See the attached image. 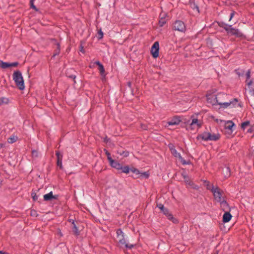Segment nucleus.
Wrapping results in <instances>:
<instances>
[{"mask_svg":"<svg viewBox=\"0 0 254 254\" xmlns=\"http://www.w3.org/2000/svg\"><path fill=\"white\" fill-rule=\"evenodd\" d=\"M226 95L223 93H218L217 95L209 94L207 95V100L209 103L212 105H219L221 107L226 108L228 107L231 106V107H235L237 104L238 106L242 107L241 103H238V100L237 98H234L232 101L228 102H222L219 101V98L221 97H225Z\"/></svg>","mask_w":254,"mask_h":254,"instance_id":"f257e3e1","label":"nucleus"},{"mask_svg":"<svg viewBox=\"0 0 254 254\" xmlns=\"http://www.w3.org/2000/svg\"><path fill=\"white\" fill-rule=\"evenodd\" d=\"M13 80L14 81L15 85L19 90H22L24 89V79L21 72L19 70H16L14 72L13 74Z\"/></svg>","mask_w":254,"mask_h":254,"instance_id":"f03ea898","label":"nucleus"},{"mask_svg":"<svg viewBox=\"0 0 254 254\" xmlns=\"http://www.w3.org/2000/svg\"><path fill=\"white\" fill-rule=\"evenodd\" d=\"M117 234L118 246L126 254L127 253V243L125 239L124 233L121 229H119L117 230Z\"/></svg>","mask_w":254,"mask_h":254,"instance_id":"7ed1b4c3","label":"nucleus"},{"mask_svg":"<svg viewBox=\"0 0 254 254\" xmlns=\"http://www.w3.org/2000/svg\"><path fill=\"white\" fill-rule=\"evenodd\" d=\"M130 173H131L130 176L134 179H137L140 177L147 179L149 176V174L147 172L141 173L136 168L133 167L130 168L128 166V174Z\"/></svg>","mask_w":254,"mask_h":254,"instance_id":"20e7f679","label":"nucleus"},{"mask_svg":"<svg viewBox=\"0 0 254 254\" xmlns=\"http://www.w3.org/2000/svg\"><path fill=\"white\" fill-rule=\"evenodd\" d=\"M168 147L171 152V153L176 158H178L183 165L190 164V161H186L182 157L181 154L178 153L177 151L175 149V146L172 143H169L168 144Z\"/></svg>","mask_w":254,"mask_h":254,"instance_id":"39448f33","label":"nucleus"},{"mask_svg":"<svg viewBox=\"0 0 254 254\" xmlns=\"http://www.w3.org/2000/svg\"><path fill=\"white\" fill-rule=\"evenodd\" d=\"M210 190L213 194L215 199L218 202L221 201L223 199H224L223 197L224 192L218 187L213 186Z\"/></svg>","mask_w":254,"mask_h":254,"instance_id":"423d86ee","label":"nucleus"},{"mask_svg":"<svg viewBox=\"0 0 254 254\" xmlns=\"http://www.w3.org/2000/svg\"><path fill=\"white\" fill-rule=\"evenodd\" d=\"M157 206L161 210L163 214L166 216L169 220L172 221L174 223L177 222V220L173 217L172 213H170L167 208L164 207L163 204L159 203L157 205Z\"/></svg>","mask_w":254,"mask_h":254,"instance_id":"0eeeda50","label":"nucleus"},{"mask_svg":"<svg viewBox=\"0 0 254 254\" xmlns=\"http://www.w3.org/2000/svg\"><path fill=\"white\" fill-rule=\"evenodd\" d=\"M203 3V0H190L189 1V4L191 8L198 13L200 12L199 7L202 6Z\"/></svg>","mask_w":254,"mask_h":254,"instance_id":"6e6552de","label":"nucleus"},{"mask_svg":"<svg viewBox=\"0 0 254 254\" xmlns=\"http://www.w3.org/2000/svg\"><path fill=\"white\" fill-rule=\"evenodd\" d=\"M172 29L182 32H185L186 29L185 23L181 20H176L173 25Z\"/></svg>","mask_w":254,"mask_h":254,"instance_id":"1a4fd4ad","label":"nucleus"},{"mask_svg":"<svg viewBox=\"0 0 254 254\" xmlns=\"http://www.w3.org/2000/svg\"><path fill=\"white\" fill-rule=\"evenodd\" d=\"M226 32L228 35L235 36L237 37H242L243 36V33L238 29L234 28L232 27H229L226 29Z\"/></svg>","mask_w":254,"mask_h":254,"instance_id":"9d476101","label":"nucleus"},{"mask_svg":"<svg viewBox=\"0 0 254 254\" xmlns=\"http://www.w3.org/2000/svg\"><path fill=\"white\" fill-rule=\"evenodd\" d=\"M111 167L120 171L121 173H127V166H123L117 161L114 160L113 163L110 164Z\"/></svg>","mask_w":254,"mask_h":254,"instance_id":"9b49d317","label":"nucleus"},{"mask_svg":"<svg viewBox=\"0 0 254 254\" xmlns=\"http://www.w3.org/2000/svg\"><path fill=\"white\" fill-rule=\"evenodd\" d=\"M159 42L156 41L152 46L150 52L153 58H157L159 56Z\"/></svg>","mask_w":254,"mask_h":254,"instance_id":"f8f14e48","label":"nucleus"},{"mask_svg":"<svg viewBox=\"0 0 254 254\" xmlns=\"http://www.w3.org/2000/svg\"><path fill=\"white\" fill-rule=\"evenodd\" d=\"M51 40L53 42V44L56 46V48L54 50L53 55L51 59L55 58L56 56L59 55L61 51V45L60 42L56 39H51Z\"/></svg>","mask_w":254,"mask_h":254,"instance_id":"ddd939ff","label":"nucleus"},{"mask_svg":"<svg viewBox=\"0 0 254 254\" xmlns=\"http://www.w3.org/2000/svg\"><path fill=\"white\" fill-rule=\"evenodd\" d=\"M56 155L57 158V165L59 167L60 169L62 170L63 169L62 165V160L63 156L59 151H56Z\"/></svg>","mask_w":254,"mask_h":254,"instance_id":"4468645a","label":"nucleus"},{"mask_svg":"<svg viewBox=\"0 0 254 254\" xmlns=\"http://www.w3.org/2000/svg\"><path fill=\"white\" fill-rule=\"evenodd\" d=\"M58 196V195H53V192L50 191L49 193L44 195L43 197L45 201H50L52 199H57Z\"/></svg>","mask_w":254,"mask_h":254,"instance_id":"2eb2a0df","label":"nucleus"},{"mask_svg":"<svg viewBox=\"0 0 254 254\" xmlns=\"http://www.w3.org/2000/svg\"><path fill=\"white\" fill-rule=\"evenodd\" d=\"M71 229L74 236L77 237L80 235V231L78 230L74 220H72V221Z\"/></svg>","mask_w":254,"mask_h":254,"instance_id":"dca6fc26","label":"nucleus"},{"mask_svg":"<svg viewBox=\"0 0 254 254\" xmlns=\"http://www.w3.org/2000/svg\"><path fill=\"white\" fill-rule=\"evenodd\" d=\"M196 138L198 140L202 139L205 141L210 140V132H204L202 134L198 135Z\"/></svg>","mask_w":254,"mask_h":254,"instance_id":"f3484780","label":"nucleus"},{"mask_svg":"<svg viewBox=\"0 0 254 254\" xmlns=\"http://www.w3.org/2000/svg\"><path fill=\"white\" fill-rule=\"evenodd\" d=\"M181 117L178 116L174 117L172 120L168 122L169 125H179L181 122Z\"/></svg>","mask_w":254,"mask_h":254,"instance_id":"a211bd4d","label":"nucleus"},{"mask_svg":"<svg viewBox=\"0 0 254 254\" xmlns=\"http://www.w3.org/2000/svg\"><path fill=\"white\" fill-rule=\"evenodd\" d=\"M232 217V215L229 211H226L223 216V221L224 223L229 222Z\"/></svg>","mask_w":254,"mask_h":254,"instance_id":"6ab92c4d","label":"nucleus"},{"mask_svg":"<svg viewBox=\"0 0 254 254\" xmlns=\"http://www.w3.org/2000/svg\"><path fill=\"white\" fill-rule=\"evenodd\" d=\"M72 72H75V71L73 69L70 68V69H69L68 71H66V75L67 77L72 79L73 80L74 83H76V81H75L76 75L74 74H72L71 73Z\"/></svg>","mask_w":254,"mask_h":254,"instance_id":"aec40b11","label":"nucleus"},{"mask_svg":"<svg viewBox=\"0 0 254 254\" xmlns=\"http://www.w3.org/2000/svg\"><path fill=\"white\" fill-rule=\"evenodd\" d=\"M246 82H247V85L250 88V86L253 83V80H250V81H248V80L251 77V70L250 69L248 70V71L246 72Z\"/></svg>","mask_w":254,"mask_h":254,"instance_id":"412c9836","label":"nucleus"},{"mask_svg":"<svg viewBox=\"0 0 254 254\" xmlns=\"http://www.w3.org/2000/svg\"><path fill=\"white\" fill-rule=\"evenodd\" d=\"M221 204L222 210L223 211H228L229 209V204L225 199H223L221 201L219 202Z\"/></svg>","mask_w":254,"mask_h":254,"instance_id":"4be33fe9","label":"nucleus"},{"mask_svg":"<svg viewBox=\"0 0 254 254\" xmlns=\"http://www.w3.org/2000/svg\"><path fill=\"white\" fill-rule=\"evenodd\" d=\"M234 126H235V124L231 121H228L225 124V128L232 130V128Z\"/></svg>","mask_w":254,"mask_h":254,"instance_id":"5701e85b","label":"nucleus"},{"mask_svg":"<svg viewBox=\"0 0 254 254\" xmlns=\"http://www.w3.org/2000/svg\"><path fill=\"white\" fill-rule=\"evenodd\" d=\"M217 23L219 27L223 28L226 31V29H228L229 27H232V25H228L222 21L218 22Z\"/></svg>","mask_w":254,"mask_h":254,"instance_id":"b1692460","label":"nucleus"},{"mask_svg":"<svg viewBox=\"0 0 254 254\" xmlns=\"http://www.w3.org/2000/svg\"><path fill=\"white\" fill-rule=\"evenodd\" d=\"M220 137L219 134H212L210 133V140L216 141L218 140Z\"/></svg>","mask_w":254,"mask_h":254,"instance_id":"393cba45","label":"nucleus"},{"mask_svg":"<svg viewBox=\"0 0 254 254\" xmlns=\"http://www.w3.org/2000/svg\"><path fill=\"white\" fill-rule=\"evenodd\" d=\"M0 67L5 69L9 67V63L4 62L0 60Z\"/></svg>","mask_w":254,"mask_h":254,"instance_id":"a878e982","label":"nucleus"},{"mask_svg":"<svg viewBox=\"0 0 254 254\" xmlns=\"http://www.w3.org/2000/svg\"><path fill=\"white\" fill-rule=\"evenodd\" d=\"M195 125L197 126V127H200L201 126V124L198 123V121L197 119H193L190 125L191 127H192V126Z\"/></svg>","mask_w":254,"mask_h":254,"instance_id":"bb28decb","label":"nucleus"},{"mask_svg":"<svg viewBox=\"0 0 254 254\" xmlns=\"http://www.w3.org/2000/svg\"><path fill=\"white\" fill-rule=\"evenodd\" d=\"M235 73L239 76V77L243 76L245 74V70L243 69H237L235 70Z\"/></svg>","mask_w":254,"mask_h":254,"instance_id":"cd10ccee","label":"nucleus"},{"mask_svg":"<svg viewBox=\"0 0 254 254\" xmlns=\"http://www.w3.org/2000/svg\"><path fill=\"white\" fill-rule=\"evenodd\" d=\"M166 23V20L165 17H161L158 22V24L160 27H162Z\"/></svg>","mask_w":254,"mask_h":254,"instance_id":"c85d7f7f","label":"nucleus"},{"mask_svg":"<svg viewBox=\"0 0 254 254\" xmlns=\"http://www.w3.org/2000/svg\"><path fill=\"white\" fill-rule=\"evenodd\" d=\"M99 70L100 71L101 75L102 76H105V70L102 64L101 65H100V66H99Z\"/></svg>","mask_w":254,"mask_h":254,"instance_id":"c756f323","label":"nucleus"},{"mask_svg":"<svg viewBox=\"0 0 254 254\" xmlns=\"http://www.w3.org/2000/svg\"><path fill=\"white\" fill-rule=\"evenodd\" d=\"M17 139V137L11 136L7 139V142L9 143H13L15 142Z\"/></svg>","mask_w":254,"mask_h":254,"instance_id":"7c9ffc66","label":"nucleus"},{"mask_svg":"<svg viewBox=\"0 0 254 254\" xmlns=\"http://www.w3.org/2000/svg\"><path fill=\"white\" fill-rule=\"evenodd\" d=\"M8 103V99L5 97L0 98V106L3 104H7Z\"/></svg>","mask_w":254,"mask_h":254,"instance_id":"2f4dec72","label":"nucleus"},{"mask_svg":"<svg viewBox=\"0 0 254 254\" xmlns=\"http://www.w3.org/2000/svg\"><path fill=\"white\" fill-rule=\"evenodd\" d=\"M31 196L32 199L34 201H36L38 200V195H36V193L34 191H33V190L32 191Z\"/></svg>","mask_w":254,"mask_h":254,"instance_id":"473e14b6","label":"nucleus"},{"mask_svg":"<svg viewBox=\"0 0 254 254\" xmlns=\"http://www.w3.org/2000/svg\"><path fill=\"white\" fill-rule=\"evenodd\" d=\"M250 124V122L249 121H246V122H243L242 125H241V127L243 129H245V128L246 127L249 126Z\"/></svg>","mask_w":254,"mask_h":254,"instance_id":"72a5a7b5","label":"nucleus"},{"mask_svg":"<svg viewBox=\"0 0 254 254\" xmlns=\"http://www.w3.org/2000/svg\"><path fill=\"white\" fill-rule=\"evenodd\" d=\"M30 7L33 9L35 10L36 11H38L39 10V9L34 4V2H33L32 0L30 1Z\"/></svg>","mask_w":254,"mask_h":254,"instance_id":"f704fd0d","label":"nucleus"},{"mask_svg":"<svg viewBox=\"0 0 254 254\" xmlns=\"http://www.w3.org/2000/svg\"><path fill=\"white\" fill-rule=\"evenodd\" d=\"M30 215L32 216L36 217H37L38 216V214L37 211L33 209L31 210Z\"/></svg>","mask_w":254,"mask_h":254,"instance_id":"c9c22d12","label":"nucleus"},{"mask_svg":"<svg viewBox=\"0 0 254 254\" xmlns=\"http://www.w3.org/2000/svg\"><path fill=\"white\" fill-rule=\"evenodd\" d=\"M98 38L99 39H101L103 38L104 34H103V32L102 31L101 29H100L98 31Z\"/></svg>","mask_w":254,"mask_h":254,"instance_id":"e433bc0d","label":"nucleus"},{"mask_svg":"<svg viewBox=\"0 0 254 254\" xmlns=\"http://www.w3.org/2000/svg\"><path fill=\"white\" fill-rule=\"evenodd\" d=\"M32 156L33 157H37L38 156V151L33 150L32 151Z\"/></svg>","mask_w":254,"mask_h":254,"instance_id":"4c0bfd02","label":"nucleus"},{"mask_svg":"<svg viewBox=\"0 0 254 254\" xmlns=\"http://www.w3.org/2000/svg\"><path fill=\"white\" fill-rule=\"evenodd\" d=\"M19 64V63L17 62L9 63V67H16Z\"/></svg>","mask_w":254,"mask_h":254,"instance_id":"58836bf2","label":"nucleus"},{"mask_svg":"<svg viewBox=\"0 0 254 254\" xmlns=\"http://www.w3.org/2000/svg\"><path fill=\"white\" fill-rule=\"evenodd\" d=\"M140 127L143 129V130H147V128H148V127H147V125H146V124H140Z\"/></svg>","mask_w":254,"mask_h":254,"instance_id":"ea45409f","label":"nucleus"},{"mask_svg":"<svg viewBox=\"0 0 254 254\" xmlns=\"http://www.w3.org/2000/svg\"><path fill=\"white\" fill-rule=\"evenodd\" d=\"M107 159H108V161H109V163H110V164H111V163H113V162H114V161L115 160H114V159H112V158L111 157H111H109V156H108V157L107 158Z\"/></svg>","mask_w":254,"mask_h":254,"instance_id":"a19ab883","label":"nucleus"},{"mask_svg":"<svg viewBox=\"0 0 254 254\" xmlns=\"http://www.w3.org/2000/svg\"><path fill=\"white\" fill-rule=\"evenodd\" d=\"M110 139L108 138L107 136L104 138V142L107 143L110 141Z\"/></svg>","mask_w":254,"mask_h":254,"instance_id":"79ce46f5","label":"nucleus"},{"mask_svg":"<svg viewBox=\"0 0 254 254\" xmlns=\"http://www.w3.org/2000/svg\"><path fill=\"white\" fill-rule=\"evenodd\" d=\"M183 176V177L184 178V179L185 180V182L188 183V182H189V177L188 176H187V175H182Z\"/></svg>","mask_w":254,"mask_h":254,"instance_id":"37998d69","label":"nucleus"},{"mask_svg":"<svg viewBox=\"0 0 254 254\" xmlns=\"http://www.w3.org/2000/svg\"><path fill=\"white\" fill-rule=\"evenodd\" d=\"M235 11H233L231 13V14H230V19H229V21H231V20L232 19V18L233 17V16H234L235 14Z\"/></svg>","mask_w":254,"mask_h":254,"instance_id":"c03bdc74","label":"nucleus"},{"mask_svg":"<svg viewBox=\"0 0 254 254\" xmlns=\"http://www.w3.org/2000/svg\"><path fill=\"white\" fill-rule=\"evenodd\" d=\"M135 246H136L135 244H134V245H133V244L129 245V244H128V246H127L128 249H131L132 248H133Z\"/></svg>","mask_w":254,"mask_h":254,"instance_id":"a18cd8bd","label":"nucleus"},{"mask_svg":"<svg viewBox=\"0 0 254 254\" xmlns=\"http://www.w3.org/2000/svg\"><path fill=\"white\" fill-rule=\"evenodd\" d=\"M105 151L106 154V155L107 156V158L108 157V156L109 157H111V156L110 153L108 150H107L106 149H105Z\"/></svg>","mask_w":254,"mask_h":254,"instance_id":"49530a36","label":"nucleus"},{"mask_svg":"<svg viewBox=\"0 0 254 254\" xmlns=\"http://www.w3.org/2000/svg\"><path fill=\"white\" fill-rule=\"evenodd\" d=\"M250 92L251 95L254 96V88L250 89Z\"/></svg>","mask_w":254,"mask_h":254,"instance_id":"de8ad7c7","label":"nucleus"},{"mask_svg":"<svg viewBox=\"0 0 254 254\" xmlns=\"http://www.w3.org/2000/svg\"><path fill=\"white\" fill-rule=\"evenodd\" d=\"M167 14L165 13H160V18L161 17H164L165 18V17L166 16Z\"/></svg>","mask_w":254,"mask_h":254,"instance_id":"09e8293b","label":"nucleus"},{"mask_svg":"<svg viewBox=\"0 0 254 254\" xmlns=\"http://www.w3.org/2000/svg\"><path fill=\"white\" fill-rule=\"evenodd\" d=\"M80 52H81L83 53H85V51H84V50L83 49V47L82 45L80 46Z\"/></svg>","mask_w":254,"mask_h":254,"instance_id":"8fccbe9b","label":"nucleus"},{"mask_svg":"<svg viewBox=\"0 0 254 254\" xmlns=\"http://www.w3.org/2000/svg\"><path fill=\"white\" fill-rule=\"evenodd\" d=\"M94 64H96V65H98V66H100V65H101L102 64H101L99 61H96V62H95L94 63Z\"/></svg>","mask_w":254,"mask_h":254,"instance_id":"3c124183","label":"nucleus"},{"mask_svg":"<svg viewBox=\"0 0 254 254\" xmlns=\"http://www.w3.org/2000/svg\"><path fill=\"white\" fill-rule=\"evenodd\" d=\"M253 131V129L252 127H250L248 130H247L248 132H252Z\"/></svg>","mask_w":254,"mask_h":254,"instance_id":"603ef678","label":"nucleus"},{"mask_svg":"<svg viewBox=\"0 0 254 254\" xmlns=\"http://www.w3.org/2000/svg\"><path fill=\"white\" fill-rule=\"evenodd\" d=\"M5 147L4 143H0V148H3Z\"/></svg>","mask_w":254,"mask_h":254,"instance_id":"864d4df0","label":"nucleus"},{"mask_svg":"<svg viewBox=\"0 0 254 254\" xmlns=\"http://www.w3.org/2000/svg\"><path fill=\"white\" fill-rule=\"evenodd\" d=\"M226 170H227V171L229 173L228 176H229L230 175V168L228 167V168H227Z\"/></svg>","mask_w":254,"mask_h":254,"instance_id":"5fc2aeb1","label":"nucleus"},{"mask_svg":"<svg viewBox=\"0 0 254 254\" xmlns=\"http://www.w3.org/2000/svg\"><path fill=\"white\" fill-rule=\"evenodd\" d=\"M127 85H128V87H130V85H131V83L130 82H128Z\"/></svg>","mask_w":254,"mask_h":254,"instance_id":"6e6d98bb","label":"nucleus"},{"mask_svg":"<svg viewBox=\"0 0 254 254\" xmlns=\"http://www.w3.org/2000/svg\"><path fill=\"white\" fill-rule=\"evenodd\" d=\"M223 98H224V97H221L220 98H219V101H220V102H223V101H222V99H223Z\"/></svg>","mask_w":254,"mask_h":254,"instance_id":"4d7b16f0","label":"nucleus"},{"mask_svg":"<svg viewBox=\"0 0 254 254\" xmlns=\"http://www.w3.org/2000/svg\"><path fill=\"white\" fill-rule=\"evenodd\" d=\"M72 220H73V219H69V220H68V222H71V223H72Z\"/></svg>","mask_w":254,"mask_h":254,"instance_id":"13d9d810","label":"nucleus"},{"mask_svg":"<svg viewBox=\"0 0 254 254\" xmlns=\"http://www.w3.org/2000/svg\"><path fill=\"white\" fill-rule=\"evenodd\" d=\"M3 252L2 251H0V254H3Z\"/></svg>","mask_w":254,"mask_h":254,"instance_id":"bf43d9fd","label":"nucleus"},{"mask_svg":"<svg viewBox=\"0 0 254 254\" xmlns=\"http://www.w3.org/2000/svg\"><path fill=\"white\" fill-rule=\"evenodd\" d=\"M3 254H8V253H6V252H4Z\"/></svg>","mask_w":254,"mask_h":254,"instance_id":"052dcab7","label":"nucleus"}]
</instances>
